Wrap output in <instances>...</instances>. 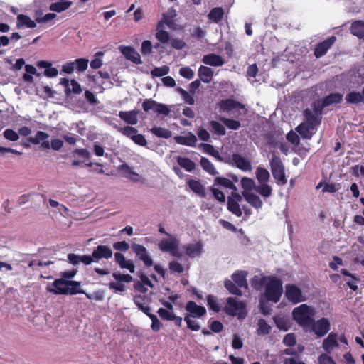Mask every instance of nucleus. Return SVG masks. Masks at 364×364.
Listing matches in <instances>:
<instances>
[{
  "label": "nucleus",
  "instance_id": "1",
  "mask_svg": "<svg viewBox=\"0 0 364 364\" xmlns=\"http://www.w3.org/2000/svg\"><path fill=\"white\" fill-rule=\"evenodd\" d=\"M311 109L304 112L305 121L296 127V131L305 139H310L321 122L322 109L315 102Z\"/></svg>",
  "mask_w": 364,
  "mask_h": 364
},
{
  "label": "nucleus",
  "instance_id": "2",
  "mask_svg": "<svg viewBox=\"0 0 364 364\" xmlns=\"http://www.w3.org/2000/svg\"><path fill=\"white\" fill-rule=\"evenodd\" d=\"M255 176L258 181L257 193L263 198H269L272 195V188L268 184L270 180L269 171L262 166H258L255 171Z\"/></svg>",
  "mask_w": 364,
  "mask_h": 364
},
{
  "label": "nucleus",
  "instance_id": "3",
  "mask_svg": "<svg viewBox=\"0 0 364 364\" xmlns=\"http://www.w3.org/2000/svg\"><path fill=\"white\" fill-rule=\"evenodd\" d=\"M292 314L299 325L307 328L313 323L314 310L306 304H301L293 310Z\"/></svg>",
  "mask_w": 364,
  "mask_h": 364
},
{
  "label": "nucleus",
  "instance_id": "4",
  "mask_svg": "<svg viewBox=\"0 0 364 364\" xmlns=\"http://www.w3.org/2000/svg\"><path fill=\"white\" fill-rule=\"evenodd\" d=\"M272 174L279 186H284L287 183L285 167L279 156L274 154L269 161Z\"/></svg>",
  "mask_w": 364,
  "mask_h": 364
},
{
  "label": "nucleus",
  "instance_id": "5",
  "mask_svg": "<svg viewBox=\"0 0 364 364\" xmlns=\"http://www.w3.org/2000/svg\"><path fill=\"white\" fill-rule=\"evenodd\" d=\"M282 291V282L276 277H269L264 291L267 300L277 303L279 301Z\"/></svg>",
  "mask_w": 364,
  "mask_h": 364
},
{
  "label": "nucleus",
  "instance_id": "6",
  "mask_svg": "<svg viewBox=\"0 0 364 364\" xmlns=\"http://www.w3.org/2000/svg\"><path fill=\"white\" fill-rule=\"evenodd\" d=\"M180 241L176 237L169 235V239H162L158 246L159 250L164 252L170 254L176 257H181V254L178 252Z\"/></svg>",
  "mask_w": 364,
  "mask_h": 364
},
{
  "label": "nucleus",
  "instance_id": "7",
  "mask_svg": "<svg viewBox=\"0 0 364 364\" xmlns=\"http://www.w3.org/2000/svg\"><path fill=\"white\" fill-rule=\"evenodd\" d=\"M114 127L123 135L130 138L136 144L141 146H146L147 141L144 136L138 134V130L136 128L130 126L120 127L117 125H114Z\"/></svg>",
  "mask_w": 364,
  "mask_h": 364
},
{
  "label": "nucleus",
  "instance_id": "8",
  "mask_svg": "<svg viewBox=\"0 0 364 364\" xmlns=\"http://www.w3.org/2000/svg\"><path fill=\"white\" fill-rule=\"evenodd\" d=\"M131 247L133 252L135 254L136 257L143 262L146 267H151L154 264L153 259H151L147 249L142 245L132 242Z\"/></svg>",
  "mask_w": 364,
  "mask_h": 364
},
{
  "label": "nucleus",
  "instance_id": "9",
  "mask_svg": "<svg viewBox=\"0 0 364 364\" xmlns=\"http://www.w3.org/2000/svg\"><path fill=\"white\" fill-rule=\"evenodd\" d=\"M224 310L229 315L242 317L245 313V305L237 298L230 297L227 299Z\"/></svg>",
  "mask_w": 364,
  "mask_h": 364
},
{
  "label": "nucleus",
  "instance_id": "10",
  "mask_svg": "<svg viewBox=\"0 0 364 364\" xmlns=\"http://www.w3.org/2000/svg\"><path fill=\"white\" fill-rule=\"evenodd\" d=\"M242 196L237 192H232L228 197V210L237 217H241L242 215V208L240 203L242 201Z\"/></svg>",
  "mask_w": 364,
  "mask_h": 364
},
{
  "label": "nucleus",
  "instance_id": "11",
  "mask_svg": "<svg viewBox=\"0 0 364 364\" xmlns=\"http://www.w3.org/2000/svg\"><path fill=\"white\" fill-rule=\"evenodd\" d=\"M285 296L293 304H298L306 300V297L303 296L301 289L294 284L286 285Z\"/></svg>",
  "mask_w": 364,
  "mask_h": 364
},
{
  "label": "nucleus",
  "instance_id": "12",
  "mask_svg": "<svg viewBox=\"0 0 364 364\" xmlns=\"http://www.w3.org/2000/svg\"><path fill=\"white\" fill-rule=\"evenodd\" d=\"M311 326L312 331L318 337L326 335L330 330V322L328 319L322 318L316 321L313 320Z\"/></svg>",
  "mask_w": 364,
  "mask_h": 364
},
{
  "label": "nucleus",
  "instance_id": "13",
  "mask_svg": "<svg viewBox=\"0 0 364 364\" xmlns=\"http://www.w3.org/2000/svg\"><path fill=\"white\" fill-rule=\"evenodd\" d=\"M68 280L63 278L56 279L51 284L48 285L46 289L48 291L53 293L54 294H63L66 295L68 292Z\"/></svg>",
  "mask_w": 364,
  "mask_h": 364
},
{
  "label": "nucleus",
  "instance_id": "14",
  "mask_svg": "<svg viewBox=\"0 0 364 364\" xmlns=\"http://www.w3.org/2000/svg\"><path fill=\"white\" fill-rule=\"evenodd\" d=\"M343 94L341 93H331L323 100L314 102L323 110L324 107L341 103L343 100Z\"/></svg>",
  "mask_w": 364,
  "mask_h": 364
},
{
  "label": "nucleus",
  "instance_id": "15",
  "mask_svg": "<svg viewBox=\"0 0 364 364\" xmlns=\"http://www.w3.org/2000/svg\"><path fill=\"white\" fill-rule=\"evenodd\" d=\"M112 250L107 245H98L92 252L94 262H98L101 259H110L112 257Z\"/></svg>",
  "mask_w": 364,
  "mask_h": 364
},
{
  "label": "nucleus",
  "instance_id": "16",
  "mask_svg": "<svg viewBox=\"0 0 364 364\" xmlns=\"http://www.w3.org/2000/svg\"><path fill=\"white\" fill-rule=\"evenodd\" d=\"M119 49L127 60L136 65L142 63L140 55L134 48L130 46H120Z\"/></svg>",
  "mask_w": 364,
  "mask_h": 364
},
{
  "label": "nucleus",
  "instance_id": "17",
  "mask_svg": "<svg viewBox=\"0 0 364 364\" xmlns=\"http://www.w3.org/2000/svg\"><path fill=\"white\" fill-rule=\"evenodd\" d=\"M182 248L185 250V254L191 258L199 257L203 252V244L199 241L196 243L187 244L183 245Z\"/></svg>",
  "mask_w": 364,
  "mask_h": 364
},
{
  "label": "nucleus",
  "instance_id": "18",
  "mask_svg": "<svg viewBox=\"0 0 364 364\" xmlns=\"http://www.w3.org/2000/svg\"><path fill=\"white\" fill-rule=\"evenodd\" d=\"M231 161L233 165L242 171H250L252 170L251 162L239 154H233Z\"/></svg>",
  "mask_w": 364,
  "mask_h": 364
},
{
  "label": "nucleus",
  "instance_id": "19",
  "mask_svg": "<svg viewBox=\"0 0 364 364\" xmlns=\"http://www.w3.org/2000/svg\"><path fill=\"white\" fill-rule=\"evenodd\" d=\"M336 40V38L335 36H331L323 42L319 43L314 50L315 56L316 58H320L324 55L333 45Z\"/></svg>",
  "mask_w": 364,
  "mask_h": 364
},
{
  "label": "nucleus",
  "instance_id": "20",
  "mask_svg": "<svg viewBox=\"0 0 364 364\" xmlns=\"http://www.w3.org/2000/svg\"><path fill=\"white\" fill-rule=\"evenodd\" d=\"M338 346V335L336 333H330L326 338L323 341L322 347L324 350L331 353L333 348Z\"/></svg>",
  "mask_w": 364,
  "mask_h": 364
},
{
  "label": "nucleus",
  "instance_id": "21",
  "mask_svg": "<svg viewBox=\"0 0 364 364\" xmlns=\"http://www.w3.org/2000/svg\"><path fill=\"white\" fill-rule=\"evenodd\" d=\"M186 310L189 312L191 317H201L206 314L205 307L198 306L196 302L190 301L187 302Z\"/></svg>",
  "mask_w": 364,
  "mask_h": 364
},
{
  "label": "nucleus",
  "instance_id": "22",
  "mask_svg": "<svg viewBox=\"0 0 364 364\" xmlns=\"http://www.w3.org/2000/svg\"><path fill=\"white\" fill-rule=\"evenodd\" d=\"M242 196L244 199L254 208L261 209L263 205V202L260 197L254 193L242 192Z\"/></svg>",
  "mask_w": 364,
  "mask_h": 364
},
{
  "label": "nucleus",
  "instance_id": "23",
  "mask_svg": "<svg viewBox=\"0 0 364 364\" xmlns=\"http://www.w3.org/2000/svg\"><path fill=\"white\" fill-rule=\"evenodd\" d=\"M202 62L205 65L214 67L222 66L225 63L224 59L215 53L205 55L202 58Z\"/></svg>",
  "mask_w": 364,
  "mask_h": 364
},
{
  "label": "nucleus",
  "instance_id": "24",
  "mask_svg": "<svg viewBox=\"0 0 364 364\" xmlns=\"http://www.w3.org/2000/svg\"><path fill=\"white\" fill-rule=\"evenodd\" d=\"M139 112V111L136 109H133L129 112L120 111L119 112V117L126 123L131 125H135L138 123L137 115Z\"/></svg>",
  "mask_w": 364,
  "mask_h": 364
},
{
  "label": "nucleus",
  "instance_id": "25",
  "mask_svg": "<svg viewBox=\"0 0 364 364\" xmlns=\"http://www.w3.org/2000/svg\"><path fill=\"white\" fill-rule=\"evenodd\" d=\"M219 105L220 109L226 112H230L232 109H243L245 107L243 104L232 99L221 100Z\"/></svg>",
  "mask_w": 364,
  "mask_h": 364
},
{
  "label": "nucleus",
  "instance_id": "26",
  "mask_svg": "<svg viewBox=\"0 0 364 364\" xmlns=\"http://www.w3.org/2000/svg\"><path fill=\"white\" fill-rule=\"evenodd\" d=\"M174 140L178 144L194 147L197 142V137L192 132H188L185 136H175Z\"/></svg>",
  "mask_w": 364,
  "mask_h": 364
},
{
  "label": "nucleus",
  "instance_id": "27",
  "mask_svg": "<svg viewBox=\"0 0 364 364\" xmlns=\"http://www.w3.org/2000/svg\"><path fill=\"white\" fill-rule=\"evenodd\" d=\"M345 100L348 104H364V87L362 90V92L352 91L346 94Z\"/></svg>",
  "mask_w": 364,
  "mask_h": 364
},
{
  "label": "nucleus",
  "instance_id": "28",
  "mask_svg": "<svg viewBox=\"0 0 364 364\" xmlns=\"http://www.w3.org/2000/svg\"><path fill=\"white\" fill-rule=\"evenodd\" d=\"M36 26V23L31 18L24 14L17 16L16 27L20 29L23 28H33Z\"/></svg>",
  "mask_w": 364,
  "mask_h": 364
},
{
  "label": "nucleus",
  "instance_id": "29",
  "mask_svg": "<svg viewBox=\"0 0 364 364\" xmlns=\"http://www.w3.org/2000/svg\"><path fill=\"white\" fill-rule=\"evenodd\" d=\"M213 74V70L204 65H200L198 72L200 80L205 83H210L212 81Z\"/></svg>",
  "mask_w": 364,
  "mask_h": 364
},
{
  "label": "nucleus",
  "instance_id": "30",
  "mask_svg": "<svg viewBox=\"0 0 364 364\" xmlns=\"http://www.w3.org/2000/svg\"><path fill=\"white\" fill-rule=\"evenodd\" d=\"M247 275V272L245 271H237L232 275V279L238 287L247 289L248 288Z\"/></svg>",
  "mask_w": 364,
  "mask_h": 364
},
{
  "label": "nucleus",
  "instance_id": "31",
  "mask_svg": "<svg viewBox=\"0 0 364 364\" xmlns=\"http://www.w3.org/2000/svg\"><path fill=\"white\" fill-rule=\"evenodd\" d=\"M59 1L52 3L49 9L52 11L62 12L69 9L73 4L72 1L69 0H58Z\"/></svg>",
  "mask_w": 364,
  "mask_h": 364
},
{
  "label": "nucleus",
  "instance_id": "32",
  "mask_svg": "<svg viewBox=\"0 0 364 364\" xmlns=\"http://www.w3.org/2000/svg\"><path fill=\"white\" fill-rule=\"evenodd\" d=\"M189 188L196 194L202 198L206 196L205 187L202 185L200 181L191 179L188 181Z\"/></svg>",
  "mask_w": 364,
  "mask_h": 364
},
{
  "label": "nucleus",
  "instance_id": "33",
  "mask_svg": "<svg viewBox=\"0 0 364 364\" xmlns=\"http://www.w3.org/2000/svg\"><path fill=\"white\" fill-rule=\"evenodd\" d=\"M241 186L243 188L242 192L252 193V191H255L257 193V188L258 186L256 185L255 181L252 178L243 177L241 179Z\"/></svg>",
  "mask_w": 364,
  "mask_h": 364
},
{
  "label": "nucleus",
  "instance_id": "34",
  "mask_svg": "<svg viewBox=\"0 0 364 364\" xmlns=\"http://www.w3.org/2000/svg\"><path fill=\"white\" fill-rule=\"evenodd\" d=\"M224 10L221 7H215L210 10L208 18L213 23H218L223 18Z\"/></svg>",
  "mask_w": 364,
  "mask_h": 364
},
{
  "label": "nucleus",
  "instance_id": "35",
  "mask_svg": "<svg viewBox=\"0 0 364 364\" xmlns=\"http://www.w3.org/2000/svg\"><path fill=\"white\" fill-rule=\"evenodd\" d=\"M220 186L225 188H230L233 191V192H236L237 190V186L233 183V181L230 178H227L225 177H216L214 179V186Z\"/></svg>",
  "mask_w": 364,
  "mask_h": 364
},
{
  "label": "nucleus",
  "instance_id": "36",
  "mask_svg": "<svg viewBox=\"0 0 364 364\" xmlns=\"http://www.w3.org/2000/svg\"><path fill=\"white\" fill-rule=\"evenodd\" d=\"M350 32L359 38L364 37V21H355L350 26Z\"/></svg>",
  "mask_w": 364,
  "mask_h": 364
},
{
  "label": "nucleus",
  "instance_id": "37",
  "mask_svg": "<svg viewBox=\"0 0 364 364\" xmlns=\"http://www.w3.org/2000/svg\"><path fill=\"white\" fill-rule=\"evenodd\" d=\"M176 160L178 165L186 171L191 172L196 168V164L187 157L178 156Z\"/></svg>",
  "mask_w": 364,
  "mask_h": 364
},
{
  "label": "nucleus",
  "instance_id": "38",
  "mask_svg": "<svg viewBox=\"0 0 364 364\" xmlns=\"http://www.w3.org/2000/svg\"><path fill=\"white\" fill-rule=\"evenodd\" d=\"M200 165L202 168L209 174L212 176L218 175V171L215 169L214 165L211 163V161L205 158L201 157L200 159Z\"/></svg>",
  "mask_w": 364,
  "mask_h": 364
},
{
  "label": "nucleus",
  "instance_id": "39",
  "mask_svg": "<svg viewBox=\"0 0 364 364\" xmlns=\"http://www.w3.org/2000/svg\"><path fill=\"white\" fill-rule=\"evenodd\" d=\"M364 78L361 75L356 71H351L350 73L349 82L352 88H357L363 83Z\"/></svg>",
  "mask_w": 364,
  "mask_h": 364
},
{
  "label": "nucleus",
  "instance_id": "40",
  "mask_svg": "<svg viewBox=\"0 0 364 364\" xmlns=\"http://www.w3.org/2000/svg\"><path fill=\"white\" fill-rule=\"evenodd\" d=\"M81 284L80 282L68 280V285L66 289L68 292L66 295H74L77 294H83L84 291L80 289Z\"/></svg>",
  "mask_w": 364,
  "mask_h": 364
},
{
  "label": "nucleus",
  "instance_id": "41",
  "mask_svg": "<svg viewBox=\"0 0 364 364\" xmlns=\"http://www.w3.org/2000/svg\"><path fill=\"white\" fill-rule=\"evenodd\" d=\"M151 132L158 137L168 139L172 136L171 132L166 128L154 127L151 129Z\"/></svg>",
  "mask_w": 364,
  "mask_h": 364
},
{
  "label": "nucleus",
  "instance_id": "42",
  "mask_svg": "<svg viewBox=\"0 0 364 364\" xmlns=\"http://www.w3.org/2000/svg\"><path fill=\"white\" fill-rule=\"evenodd\" d=\"M202 147L205 153L215 157L219 161H223V158L220 156L219 151L216 150L214 146L209 144H202Z\"/></svg>",
  "mask_w": 364,
  "mask_h": 364
},
{
  "label": "nucleus",
  "instance_id": "43",
  "mask_svg": "<svg viewBox=\"0 0 364 364\" xmlns=\"http://www.w3.org/2000/svg\"><path fill=\"white\" fill-rule=\"evenodd\" d=\"M269 277L264 276H255L251 280V285L255 289H260L267 282Z\"/></svg>",
  "mask_w": 364,
  "mask_h": 364
},
{
  "label": "nucleus",
  "instance_id": "44",
  "mask_svg": "<svg viewBox=\"0 0 364 364\" xmlns=\"http://www.w3.org/2000/svg\"><path fill=\"white\" fill-rule=\"evenodd\" d=\"M134 302L138 306V308L147 316L151 314V309L147 306H144V298L143 296L140 295L135 296L134 297Z\"/></svg>",
  "mask_w": 364,
  "mask_h": 364
},
{
  "label": "nucleus",
  "instance_id": "45",
  "mask_svg": "<svg viewBox=\"0 0 364 364\" xmlns=\"http://www.w3.org/2000/svg\"><path fill=\"white\" fill-rule=\"evenodd\" d=\"M225 288L232 294L241 296L242 291L235 282L230 279H226L224 282Z\"/></svg>",
  "mask_w": 364,
  "mask_h": 364
},
{
  "label": "nucleus",
  "instance_id": "46",
  "mask_svg": "<svg viewBox=\"0 0 364 364\" xmlns=\"http://www.w3.org/2000/svg\"><path fill=\"white\" fill-rule=\"evenodd\" d=\"M271 326L267 324L266 321L261 318L258 321V328L257 333L258 335H267L270 332Z\"/></svg>",
  "mask_w": 364,
  "mask_h": 364
},
{
  "label": "nucleus",
  "instance_id": "47",
  "mask_svg": "<svg viewBox=\"0 0 364 364\" xmlns=\"http://www.w3.org/2000/svg\"><path fill=\"white\" fill-rule=\"evenodd\" d=\"M49 135L44 132L38 131L34 137H29L28 141L33 144H38L41 141L47 139Z\"/></svg>",
  "mask_w": 364,
  "mask_h": 364
},
{
  "label": "nucleus",
  "instance_id": "48",
  "mask_svg": "<svg viewBox=\"0 0 364 364\" xmlns=\"http://www.w3.org/2000/svg\"><path fill=\"white\" fill-rule=\"evenodd\" d=\"M210 125L211 127V131L215 134L223 136L226 134L225 127L217 121H211L210 122Z\"/></svg>",
  "mask_w": 364,
  "mask_h": 364
},
{
  "label": "nucleus",
  "instance_id": "49",
  "mask_svg": "<svg viewBox=\"0 0 364 364\" xmlns=\"http://www.w3.org/2000/svg\"><path fill=\"white\" fill-rule=\"evenodd\" d=\"M89 60L86 58H78L74 60L75 68L77 72H84L87 70Z\"/></svg>",
  "mask_w": 364,
  "mask_h": 364
},
{
  "label": "nucleus",
  "instance_id": "50",
  "mask_svg": "<svg viewBox=\"0 0 364 364\" xmlns=\"http://www.w3.org/2000/svg\"><path fill=\"white\" fill-rule=\"evenodd\" d=\"M208 306L215 312H219L221 309L220 306L218 304L217 298L215 296L209 295L207 298Z\"/></svg>",
  "mask_w": 364,
  "mask_h": 364
},
{
  "label": "nucleus",
  "instance_id": "51",
  "mask_svg": "<svg viewBox=\"0 0 364 364\" xmlns=\"http://www.w3.org/2000/svg\"><path fill=\"white\" fill-rule=\"evenodd\" d=\"M112 277L117 282L129 283L132 282L133 278L128 274H121L119 272H114Z\"/></svg>",
  "mask_w": 364,
  "mask_h": 364
},
{
  "label": "nucleus",
  "instance_id": "52",
  "mask_svg": "<svg viewBox=\"0 0 364 364\" xmlns=\"http://www.w3.org/2000/svg\"><path fill=\"white\" fill-rule=\"evenodd\" d=\"M169 68L166 65H164L160 68H155L151 71V74L153 77H162L167 75L169 73Z\"/></svg>",
  "mask_w": 364,
  "mask_h": 364
},
{
  "label": "nucleus",
  "instance_id": "53",
  "mask_svg": "<svg viewBox=\"0 0 364 364\" xmlns=\"http://www.w3.org/2000/svg\"><path fill=\"white\" fill-rule=\"evenodd\" d=\"M221 121L230 129L237 130L241 126L240 122L237 120L223 117Z\"/></svg>",
  "mask_w": 364,
  "mask_h": 364
},
{
  "label": "nucleus",
  "instance_id": "54",
  "mask_svg": "<svg viewBox=\"0 0 364 364\" xmlns=\"http://www.w3.org/2000/svg\"><path fill=\"white\" fill-rule=\"evenodd\" d=\"M184 320L186 322L187 327L189 329L194 331H198L200 330V325L198 323V322H196V321H194L191 318V315L187 314L184 317Z\"/></svg>",
  "mask_w": 364,
  "mask_h": 364
},
{
  "label": "nucleus",
  "instance_id": "55",
  "mask_svg": "<svg viewBox=\"0 0 364 364\" xmlns=\"http://www.w3.org/2000/svg\"><path fill=\"white\" fill-rule=\"evenodd\" d=\"M177 92L181 95L183 100L188 103V105H193L195 103L194 98L192 95H191L187 91L181 87L177 88Z\"/></svg>",
  "mask_w": 364,
  "mask_h": 364
},
{
  "label": "nucleus",
  "instance_id": "56",
  "mask_svg": "<svg viewBox=\"0 0 364 364\" xmlns=\"http://www.w3.org/2000/svg\"><path fill=\"white\" fill-rule=\"evenodd\" d=\"M157 102L151 99H146L142 103V108L145 112L153 110L156 112Z\"/></svg>",
  "mask_w": 364,
  "mask_h": 364
},
{
  "label": "nucleus",
  "instance_id": "57",
  "mask_svg": "<svg viewBox=\"0 0 364 364\" xmlns=\"http://www.w3.org/2000/svg\"><path fill=\"white\" fill-rule=\"evenodd\" d=\"M210 191H211L214 198L220 203H225V196L223 191L219 190L215 187H210Z\"/></svg>",
  "mask_w": 364,
  "mask_h": 364
},
{
  "label": "nucleus",
  "instance_id": "58",
  "mask_svg": "<svg viewBox=\"0 0 364 364\" xmlns=\"http://www.w3.org/2000/svg\"><path fill=\"white\" fill-rule=\"evenodd\" d=\"M157 313L162 319L166 321H171L174 316V314L171 311H168L164 308L159 309Z\"/></svg>",
  "mask_w": 364,
  "mask_h": 364
},
{
  "label": "nucleus",
  "instance_id": "59",
  "mask_svg": "<svg viewBox=\"0 0 364 364\" xmlns=\"http://www.w3.org/2000/svg\"><path fill=\"white\" fill-rule=\"evenodd\" d=\"M4 136L11 141H16L19 139L18 133L11 129H6L4 132Z\"/></svg>",
  "mask_w": 364,
  "mask_h": 364
},
{
  "label": "nucleus",
  "instance_id": "60",
  "mask_svg": "<svg viewBox=\"0 0 364 364\" xmlns=\"http://www.w3.org/2000/svg\"><path fill=\"white\" fill-rule=\"evenodd\" d=\"M148 316L151 318V329L154 331V332H157L160 330L161 328V323L160 322V321L159 320V318H157V316L154 314H149V315H148Z\"/></svg>",
  "mask_w": 364,
  "mask_h": 364
},
{
  "label": "nucleus",
  "instance_id": "61",
  "mask_svg": "<svg viewBox=\"0 0 364 364\" xmlns=\"http://www.w3.org/2000/svg\"><path fill=\"white\" fill-rule=\"evenodd\" d=\"M156 39L162 43H166L170 40L169 34L167 31L159 30L156 33Z\"/></svg>",
  "mask_w": 364,
  "mask_h": 364
},
{
  "label": "nucleus",
  "instance_id": "62",
  "mask_svg": "<svg viewBox=\"0 0 364 364\" xmlns=\"http://www.w3.org/2000/svg\"><path fill=\"white\" fill-rule=\"evenodd\" d=\"M108 287L109 289L114 291V292H123L125 291L126 287L124 284H123L120 282H112L108 284Z\"/></svg>",
  "mask_w": 364,
  "mask_h": 364
},
{
  "label": "nucleus",
  "instance_id": "63",
  "mask_svg": "<svg viewBox=\"0 0 364 364\" xmlns=\"http://www.w3.org/2000/svg\"><path fill=\"white\" fill-rule=\"evenodd\" d=\"M179 74L183 77L184 78H186L188 80H191L194 76V72L193 70L190 68L189 67H183L181 68L179 70Z\"/></svg>",
  "mask_w": 364,
  "mask_h": 364
},
{
  "label": "nucleus",
  "instance_id": "64",
  "mask_svg": "<svg viewBox=\"0 0 364 364\" xmlns=\"http://www.w3.org/2000/svg\"><path fill=\"white\" fill-rule=\"evenodd\" d=\"M350 173L355 177H359L360 175L364 176V166L355 165L350 168Z\"/></svg>",
  "mask_w": 364,
  "mask_h": 364
}]
</instances>
